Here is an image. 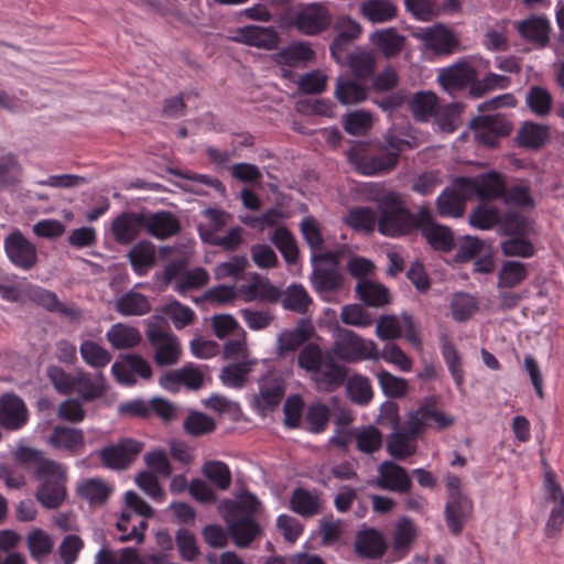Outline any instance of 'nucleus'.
Wrapping results in <instances>:
<instances>
[{
	"label": "nucleus",
	"mask_w": 564,
	"mask_h": 564,
	"mask_svg": "<svg viewBox=\"0 0 564 564\" xmlns=\"http://www.w3.org/2000/svg\"><path fill=\"white\" fill-rule=\"evenodd\" d=\"M378 230L381 235L397 238L419 228L429 219V212L411 214L395 193L383 195L378 202Z\"/></svg>",
	"instance_id": "obj_2"
},
{
	"label": "nucleus",
	"mask_w": 564,
	"mask_h": 564,
	"mask_svg": "<svg viewBox=\"0 0 564 564\" xmlns=\"http://www.w3.org/2000/svg\"><path fill=\"white\" fill-rule=\"evenodd\" d=\"M315 57V53L307 42H294L273 55L280 65L290 67H304Z\"/></svg>",
	"instance_id": "obj_23"
},
{
	"label": "nucleus",
	"mask_w": 564,
	"mask_h": 564,
	"mask_svg": "<svg viewBox=\"0 0 564 564\" xmlns=\"http://www.w3.org/2000/svg\"><path fill=\"white\" fill-rule=\"evenodd\" d=\"M54 449L64 451L72 455L82 454L85 449L84 431L65 425L54 426L48 441Z\"/></svg>",
	"instance_id": "obj_17"
},
{
	"label": "nucleus",
	"mask_w": 564,
	"mask_h": 564,
	"mask_svg": "<svg viewBox=\"0 0 564 564\" xmlns=\"http://www.w3.org/2000/svg\"><path fill=\"white\" fill-rule=\"evenodd\" d=\"M379 216L370 207H356L345 217L346 224L355 230L372 232L378 228Z\"/></svg>",
	"instance_id": "obj_41"
},
{
	"label": "nucleus",
	"mask_w": 564,
	"mask_h": 564,
	"mask_svg": "<svg viewBox=\"0 0 564 564\" xmlns=\"http://www.w3.org/2000/svg\"><path fill=\"white\" fill-rule=\"evenodd\" d=\"M335 95L343 105L359 104L367 98V87L352 79H339Z\"/></svg>",
	"instance_id": "obj_44"
},
{
	"label": "nucleus",
	"mask_w": 564,
	"mask_h": 564,
	"mask_svg": "<svg viewBox=\"0 0 564 564\" xmlns=\"http://www.w3.org/2000/svg\"><path fill=\"white\" fill-rule=\"evenodd\" d=\"M403 315L399 318L394 315L381 316L376 326V335L381 340L399 338L403 332Z\"/></svg>",
	"instance_id": "obj_61"
},
{
	"label": "nucleus",
	"mask_w": 564,
	"mask_h": 564,
	"mask_svg": "<svg viewBox=\"0 0 564 564\" xmlns=\"http://www.w3.org/2000/svg\"><path fill=\"white\" fill-rule=\"evenodd\" d=\"M240 293L246 302L262 301L274 303L281 297V292L278 288L272 285L268 279L256 276L247 285H241Z\"/></svg>",
	"instance_id": "obj_25"
},
{
	"label": "nucleus",
	"mask_w": 564,
	"mask_h": 564,
	"mask_svg": "<svg viewBox=\"0 0 564 564\" xmlns=\"http://www.w3.org/2000/svg\"><path fill=\"white\" fill-rule=\"evenodd\" d=\"M106 338L115 349H130L141 341L140 332L123 323L113 324L106 333Z\"/></svg>",
	"instance_id": "obj_26"
},
{
	"label": "nucleus",
	"mask_w": 564,
	"mask_h": 564,
	"mask_svg": "<svg viewBox=\"0 0 564 564\" xmlns=\"http://www.w3.org/2000/svg\"><path fill=\"white\" fill-rule=\"evenodd\" d=\"M470 196H465L454 185L452 189H445L437 197V209L442 216L458 218L463 215L465 200Z\"/></svg>",
	"instance_id": "obj_31"
},
{
	"label": "nucleus",
	"mask_w": 564,
	"mask_h": 564,
	"mask_svg": "<svg viewBox=\"0 0 564 564\" xmlns=\"http://www.w3.org/2000/svg\"><path fill=\"white\" fill-rule=\"evenodd\" d=\"M260 506L261 503L254 495L243 492L225 513L228 533L238 547L249 546L260 535L261 529L254 520V514Z\"/></svg>",
	"instance_id": "obj_3"
},
{
	"label": "nucleus",
	"mask_w": 564,
	"mask_h": 564,
	"mask_svg": "<svg viewBox=\"0 0 564 564\" xmlns=\"http://www.w3.org/2000/svg\"><path fill=\"white\" fill-rule=\"evenodd\" d=\"M376 485L381 489L408 492L412 487V480L404 467L393 462L384 460L378 467Z\"/></svg>",
	"instance_id": "obj_15"
},
{
	"label": "nucleus",
	"mask_w": 564,
	"mask_h": 564,
	"mask_svg": "<svg viewBox=\"0 0 564 564\" xmlns=\"http://www.w3.org/2000/svg\"><path fill=\"white\" fill-rule=\"evenodd\" d=\"M141 229H144L143 214L123 213L118 216L111 226L115 240L121 245L133 241Z\"/></svg>",
	"instance_id": "obj_22"
},
{
	"label": "nucleus",
	"mask_w": 564,
	"mask_h": 564,
	"mask_svg": "<svg viewBox=\"0 0 564 564\" xmlns=\"http://www.w3.org/2000/svg\"><path fill=\"white\" fill-rule=\"evenodd\" d=\"M115 307L122 315H143L150 311V303L143 294L129 291L116 301Z\"/></svg>",
	"instance_id": "obj_43"
},
{
	"label": "nucleus",
	"mask_w": 564,
	"mask_h": 564,
	"mask_svg": "<svg viewBox=\"0 0 564 564\" xmlns=\"http://www.w3.org/2000/svg\"><path fill=\"white\" fill-rule=\"evenodd\" d=\"M362 14L371 22H384L395 15V7L388 0H369L360 8Z\"/></svg>",
	"instance_id": "obj_49"
},
{
	"label": "nucleus",
	"mask_w": 564,
	"mask_h": 564,
	"mask_svg": "<svg viewBox=\"0 0 564 564\" xmlns=\"http://www.w3.org/2000/svg\"><path fill=\"white\" fill-rule=\"evenodd\" d=\"M284 393L282 379L269 371L259 380V392L253 399L254 406L261 413L273 411L280 404Z\"/></svg>",
	"instance_id": "obj_13"
},
{
	"label": "nucleus",
	"mask_w": 564,
	"mask_h": 564,
	"mask_svg": "<svg viewBox=\"0 0 564 564\" xmlns=\"http://www.w3.org/2000/svg\"><path fill=\"white\" fill-rule=\"evenodd\" d=\"M312 380L321 391H332L341 386L347 378V368L334 361V356L326 354L325 360L312 373Z\"/></svg>",
	"instance_id": "obj_16"
},
{
	"label": "nucleus",
	"mask_w": 564,
	"mask_h": 564,
	"mask_svg": "<svg viewBox=\"0 0 564 564\" xmlns=\"http://www.w3.org/2000/svg\"><path fill=\"white\" fill-rule=\"evenodd\" d=\"M500 219L499 210L489 205L478 206L469 216L470 225L481 230L491 229L495 225L500 224Z\"/></svg>",
	"instance_id": "obj_55"
},
{
	"label": "nucleus",
	"mask_w": 564,
	"mask_h": 564,
	"mask_svg": "<svg viewBox=\"0 0 564 564\" xmlns=\"http://www.w3.org/2000/svg\"><path fill=\"white\" fill-rule=\"evenodd\" d=\"M4 251L8 259L17 268L32 269L37 262V249L21 231L15 230L4 238Z\"/></svg>",
	"instance_id": "obj_10"
},
{
	"label": "nucleus",
	"mask_w": 564,
	"mask_h": 564,
	"mask_svg": "<svg viewBox=\"0 0 564 564\" xmlns=\"http://www.w3.org/2000/svg\"><path fill=\"white\" fill-rule=\"evenodd\" d=\"M379 386L382 392L389 398H402L406 394L409 384L403 378L393 376L387 370L377 373Z\"/></svg>",
	"instance_id": "obj_51"
},
{
	"label": "nucleus",
	"mask_w": 564,
	"mask_h": 564,
	"mask_svg": "<svg viewBox=\"0 0 564 564\" xmlns=\"http://www.w3.org/2000/svg\"><path fill=\"white\" fill-rule=\"evenodd\" d=\"M517 99L512 94H502L478 105V111L481 113L470 121V128L475 133V139L488 148L497 145L498 140L508 135L512 130L511 122L501 112L489 113L491 110L500 108H513Z\"/></svg>",
	"instance_id": "obj_1"
},
{
	"label": "nucleus",
	"mask_w": 564,
	"mask_h": 564,
	"mask_svg": "<svg viewBox=\"0 0 564 564\" xmlns=\"http://www.w3.org/2000/svg\"><path fill=\"white\" fill-rule=\"evenodd\" d=\"M419 227L422 228L424 237L434 249L449 251L454 247V238L451 230L445 226L432 223L430 213L429 219Z\"/></svg>",
	"instance_id": "obj_29"
},
{
	"label": "nucleus",
	"mask_w": 564,
	"mask_h": 564,
	"mask_svg": "<svg viewBox=\"0 0 564 564\" xmlns=\"http://www.w3.org/2000/svg\"><path fill=\"white\" fill-rule=\"evenodd\" d=\"M410 109L419 121H429L438 110L437 96L432 91L416 93L410 100Z\"/></svg>",
	"instance_id": "obj_33"
},
{
	"label": "nucleus",
	"mask_w": 564,
	"mask_h": 564,
	"mask_svg": "<svg viewBox=\"0 0 564 564\" xmlns=\"http://www.w3.org/2000/svg\"><path fill=\"white\" fill-rule=\"evenodd\" d=\"M292 510L302 517H313L321 511V497L315 491H310L304 488H296L291 497Z\"/></svg>",
	"instance_id": "obj_27"
},
{
	"label": "nucleus",
	"mask_w": 564,
	"mask_h": 564,
	"mask_svg": "<svg viewBox=\"0 0 564 564\" xmlns=\"http://www.w3.org/2000/svg\"><path fill=\"white\" fill-rule=\"evenodd\" d=\"M501 198L507 205H513L521 208H530L534 206V199L527 185H513L509 188L505 186V192Z\"/></svg>",
	"instance_id": "obj_62"
},
{
	"label": "nucleus",
	"mask_w": 564,
	"mask_h": 564,
	"mask_svg": "<svg viewBox=\"0 0 564 564\" xmlns=\"http://www.w3.org/2000/svg\"><path fill=\"white\" fill-rule=\"evenodd\" d=\"M348 66L358 79L372 77L376 67V58L372 52L355 48L349 57Z\"/></svg>",
	"instance_id": "obj_42"
},
{
	"label": "nucleus",
	"mask_w": 564,
	"mask_h": 564,
	"mask_svg": "<svg viewBox=\"0 0 564 564\" xmlns=\"http://www.w3.org/2000/svg\"><path fill=\"white\" fill-rule=\"evenodd\" d=\"M19 542V535L9 530L0 531V564H24L23 557L12 550Z\"/></svg>",
	"instance_id": "obj_53"
},
{
	"label": "nucleus",
	"mask_w": 564,
	"mask_h": 564,
	"mask_svg": "<svg viewBox=\"0 0 564 564\" xmlns=\"http://www.w3.org/2000/svg\"><path fill=\"white\" fill-rule=\"evenodd\" d=\"M384 142L390 152H398V158L404 149L416 147V138L406 123L393 124L387 131Z\"/></svg>",
	"instance_id": "obj_32"
},
{
	"label": "nucleus",
	"mask_w": 564,
	"mask_h": 564,
	"mask_svg": "<svg viewBox=\"0 0 564 564\" xmlns=\"http://www.w3.org/2000/svg\"><path fill=\"white\" fill-rule=\"evenodd\" d=\"M442 355L448 371L458 389L464 386V371L462 368L460 357L454 344L449 340H444L442 344Z\"/></svg>",
	"instance_id": "obj_50"
},
{
	"label": "nucleus",
	"mask_w": 564,
	"mask_h": 564,
	"mask_svg": "<svg viewBox=\"0 0 564 564\" xmlns=\"http://www.w3.org/2000/svg\"><path fill=\"white\" fill-rule=\"evenodd\" d=\"M281 296L283 307L299 314H306L313 302L306 289L296 283L289 285Z\"/></svg>",
	"instance_id": "obj_30"
},
{
	"label": "nucleus",
	"mask_w": 564,
	"mask_h": 564,
	"mask_svg": "<svg viewBox=\"0 0 564 564\" xmlns=\"http://www.w3.org/2000/svg\"><path fill=\"white\" fill-rule=\"evenodd\" d=\"M143 221L145 231L158 239L170 238L177 235L181 230L180 220L171 212L143 214Z\"/></svg>",
	"instance_id": "obj_19"
},
{
	"label": "nucleus",
	"mask_w": 564,
	"mask_h": 564,
	"mask_svg": "<svg viewBox=\"0 0 564 564\" xmlns=\"http://www.w3.org/2000/svg\"><path fill=\"white\" fill-rule=\"evenodd\" d=\"M382 433L373 425L355 429L356 448L364 454H373L382 446Z\"/></svg>",
	"instance_id": "obj_40"
},
{
	"label": "nucleus",
	"mask_w": 564,
	"mask_h": 564,
	"mask_svg": "<svg viewBox=\"0 0 564 564\" xmlns=\"http://www.w3.org/2000/svg\"><path fill=\"white\" fill-rule=\"evenodd\" d=\"M416 437L405 429L395 431L387 440V451L393 458L403 460L416 452Z\"/></svg>",
	"instance_id": "obj_28"
},
{
	"label": "nucleus",
	"mask_w": 564,
	"mask_h": 564,
	"mask_svg": "<svg viewBox=\"0 0 564 564\" xmlns=\"http://www.w3.org/2000/svg\"><path fill=\"white\" fill-rule=\"evenodd\" d=\"M455 186L465 196H476L482 199L501 198L505 192V180L497 172H488L476 177H458Z\"/></svg>",
	"instance_id": "obj_8"
},
{
	"label": "nucleus",
	"mask_w": 564,
	"mask_h": 564,
	"mask_svg": "<svg viewBox=\"0 0 564 564\" xmlns=\"http://www.w3.org/2000/svg\"><path fill=\"white\" fill-rule=\"evenodd\" d=\"M525 104L536 116L545 117L552 109L553 98L545 88L534 86L529 89Z\"/></svg>",
	"instance_id": "obj_48"
},
{
	"label": "nucleus",
	"mask_w": 564,
	"mask_h": 564,
	"mask_svg": "<svg viewBox=\"0 0 564 564\" xmlns=\"http://www.w3.org/2000/svg\"><path fill=\"white\" fill-rule=\"evenodd\" d=\"M163 313L172 321L177 329L184 328L195 319V312L177 301L167 303L163 307Z\"/></svg>",
	"instance_id": "obj_59"
},
{
	"label": "nucleus",
	"mask_w": 564,
	"mask_h": 564,
	"mask_svg": "<svg viewBox=\"0 0 564 564\" xmlns=\"http://www.w3.org/2000/svg\"><path fill=\"white\" fill-rule=\"evenodd\" d=\"M358 297L369 306H382L389 302L386 286L371 280H360L356 285Z\"/></svg>",
	"instance_id": "obj_36"
},
{
	"label": "nucleus",
	"mask_w": 564,
	"mask_h": 564,
	"mask_svg": "<svg viewBox=\"0 0 564 564\" xmlns=\"http://www.w3.org/2000/svg\"><path fill=\"white\" fill-rule=\"evenodd\" d=\"M528 265L519 261H505L498 273V289H513L528 278Z\"/></svg>",
	"instance_id": "obj_34"
},
{
	"label": "nucleus",
	"mask_w": 564,
	"mask_h": 564,
	"mask_svg": "<svg viewBox=\"0 0 564 564\" xmlns=\"http://www.w3.org/2000/svg\"><path fill=\"white\" fill-rule=\"evenodd\" d=\"M77 491L90 505H104L111 495L112 487L100 478H89L78 485Z\"/></svg>",
	"instance_id": "obj_35"
},
{
	"label": "nucleus",
	"mask_w": 564,
	"mask_h": 564,
	"mask_svg": "<svg viewBox=\"0 0 564 564\" xmlns=\"http://www.w3.org/2000/svg\"><path fill=\"white\" fill-rule=\"evenodd\" d=\"M256 360H243L224 367L220 372V380L226 387L240 388L246 382L247 375L251 371Z\"/></svg>",
	"instance_id": "obj_45"
},
{
	"label": "nucleus",
	"mask_w": 564,
	"mask_h": 564,
	"mask_svg": "<svg viewBox=\"0 0 564 564\" xmlns=\"http://www.w3.org/2000/svg\"><path fill=\"white\" fill-rule=\"evenodd\" d=\"M348 161L357 172L364 175H377L391 172L398 164V152L382 151L367 154L364 145L352 147L347 152Z\"/></svg>",
	"instance_id": "obj_7"
},
{
	"label": "nucleus",
	"mask_w": 564,
	"mask_h": 564,
	"mask_svg": "<svg viewBox=\"0 0 564 564\" xmlns=\"http://www.w3.org/2000/svg\"><path fill=\"white\" fill-rule=\"evenodd\" d=\"M380 358L404 372L412 369L411 358L394 343L386 344L381 351L378 349V359Z\"/></svg>",
	"instance_id": "obj_58"
},
{
	"label": "nucleus",
	"mask_w": 564,
	"mask_h": 564,
	"mask_svg": "<svg viewBox=\"0 0 564 564\" xmlns=\"http://www.w3.org/2000/svg\"><path fill=\"white\" fill-rule=\"evenodd\" d=\"M476 77L475 67L464 58L449 67L440 69L437 80L445 91L455 95L467 86H473L476 83Z\"/></svg>",
	"instance_id": "obj_12"
},
{
	"label": "nucleus",
	"mask_w": 564,
	"mask_h": 564,
	"mask_svg": "<svg viewBox=\"0 0 564 564\" xmlns=\"http://www.w3.org/2000/svg\"><path fill=\"white\" fill-rule=\"evenodd\" d=\"M107 390L106 378L101 372L91 375L86 371H78L75 375L76 392L84 402H91L101 398Z\"/></svg>",
	"instance_id": "obj_21"
},
{
	"label": "nucleus",
	"mask_w": 564,
	"mask_h": 564,
	"mask_svg": "<svg viewBox=\"0 0 564 564\" xmlns=\"http://www.w3.org/2000/svg\"><path fill=\"white\" fill-rule=\"evenodd\" d=\"M35 478L40 481L36 500L46 509L58 508L66 498V466L58 462H45Z\"/></svg>",
	"instance_id": "obj_4"
},
{
	"label": "nucleus",
	"mask_w": 564,
	"mask_h": 564,
	"mask_svg": "<svg viewBox=\"0 0 564 564\" xmlns=\"http://www.w3.org/2000/svg\"><path fill=\"white\" fill-rule=\"evenodd\" d=\"M82 359L91 368H105L111 361V354L94 340L85 339L79 345Z\"/></svg>",
	"instance_id": "obj_38"
},
{
	"label": "nucleus",
	"mask_w": 564,
	"mask_h": 564,
	"mask_svg": "<svg viewBox=\"0 0 564 564\" xmlns=\"http://www.w3.org/2000/svg\"><path fill=\"white\" fill-rule=\"evenodd\" d=\"M330 354L347 362L377 360L378 347L371 339H366L352 330L343 329L333 344Z\"/></svg>",
	"instance_id": "obj_5"
},
{
	"label": "nucleus",
	"mask_w": 564,
	"mask_h": 564,
	"mask_svg": "<svg viewBox=\"0 0 564 564\" xmlns=\"http://www.w3.org/2000/svg\"><path fill=\"white\" fill-rule=\"evenodd\" d=\"M416 534L413 522L408 518H402L398 521L393 534V551L398 553H405Z\"/></svg>",
	"instance_id": "obj_54"
},
{
	"label": "nucleus",
	"mask_w": 564,
	"mask_h": 564,
	"mask_svg": "<svg viewBox=\"0 0 564 564\" xmlns=\"http://www.w3.org/2000/svg\"><path fill=\"white\" fill-rule=\"evenodd\" d=\"M202 473L219 490L228 489L231 484V471L224 462L209 460L203 465Z\"/></svg>",
	"instance_id": "obj_47"
},
{
	"label": "nucleus",
	"mask_w": 564,
	"mask_h": 564,
	"mask_svg": "<svg viewBox=\"0 0 564 564\" xmlns=\"http://www.w3.org/2000/svg\"><path fill=\"white\" fill-rule=\"evenodd\" d=\"M133 270L139 274H144L154 263V246L149 241H140L128 253Z\"/></svg>",
	"instance_id": "obj_39"
},
{
	"label": "nucleus",
	"mask_w": 564,
	"mask_h": 564,
	"mask_svg": "<svg viewBox=\"0 0 564 564\" xmlns=\"http://www.w3.org/2000/svg\"><path fill=\"white\" fill-rule=\"evenodd\" d=\"M200 239L212 246L220 247L226 251H235L242 243V228L237 226L231 228L227 235L217 236L210 231L200 229Z\"/></svg>",
	"instance_id": "obj_46"
},
{
	"label": "nucleus",
	"mask_w": 564,
	"mask_h": 564,
	"mask_svg": "<svg viewBox=\"0 0 564 564\" xmlns=\"http://www.w3.org/2000/svg\"><path fill=\"white\" fill-rule=\"evenodd\" d=\"M349 398L358 404H366L372 398V388L367 377L355 375L347 381Z\"/></svg>",
	"instance_id": "obj_56"
},
{
	"label": "nucleus",
	"mask_w": 564,
	"mask_h": 564,
	"mask_svg": "<svg viewBox=\"0 0 564 564\" xmlns=\"http://www.w3.org/2000/svg\"><path fill=\"white\" fill-rule=\"evenodd\" d=\"M21 166L11 153H0V188L19 182Z\"/></svg>",
	"instance_id": "obj_57"
},
{
	"label": "nucleus",
	"mask_w": 564,
	"mask_h": 564,
	"mask_svg": "<svg viewBox=\"0 0 564 564\" xmlns=\"http://www.w3.org/2000/svg\"><path fill=\"white\" fill-rule=\"evenodd\" d=\"M501 250L507 257L531 258L534 254L533 245L523 236H511L502 241Z\"/></svg>",
	"instance_id": "obj_64"
},
{
	"label": "nucleus",
	"mask_w": 564,
	"mask_h": 564,
	"mask_svg": "<svg viewBox=\"0 0 564 564\" xmlns=\"http://www.w3.org/2000/svg\"><path fill=\"white\" fill-rule=\"evenodd\" d=\"M208 279V272L203 268L185 270L177 278V285H175V290L180 294H185L189 290L203 288L207 284Z\"/></svg>",
	"instance_id": "obj_52"
},
{
	"label": "nucleus",
	"mask_w": 564,
	"mask_h": 564,
	"mask_svg": "<svg viewBox=\"0 0 564 564\" xmlns=\"http://www.w3.org/2000/svg\"><path fill=\"white\" fill-rule=\"evenodd\" d=\"M312 285L316 292H332L343 285V275L338 269V254L335 252L313 253Z\"/></svg>",
	"instance_id": "obj_6"
},
{
	"label": "nucleus",
	"mask_w": 564,
	"mask_h": 564,
	"mask_svg": "<svg viewBox=\"0 0 564 564\" xmlns=\"http://www.w3.org/2000/svg\"><path fill=\"white\" fill-rule=\"evenodd\" d=\"M500 226L509 236H524L530 231L529 219L516 212L506 213L500 219Z\"/></svg>",
	"instance_id": "obj_63"
},
{
	"label": "nucleus",
	"mask_w": 564,
	"mask_h": 564,
	"mask_svg": "<svg viewBox=\"0 0 564 564\" xmlns=\"http://www.w3.org/2000/svg\"><path fill=\"white\" fill-rule=\"evenodd\" d=\"M355 550L359 556L379 558L384 554L387 543L381 532L368 529L358 533Z\"/></svg>",
	"instance_id": "obj_24"
},
{
	"label": "nucleus",
	"mask_w": 564,
	"mask_h": 564,
	"mask_svg": "<svg viewBox=\"0 0 564 564\" xmlns=\"http://www.w3.org/2000/svg\"><path fill=\"white\" fill-rule=\"evenodd\" d=\"M143 443L133 438H122L100 451L104 465L111 469L128 468L142 452Z\"/></svg>",
	"instance_id": "obj_11"
},
{
	"label": "nucleus",
	"mask_w": 564,
	"mask_h": 564,
	"mask_svg": "<svg viewBox=\"0 0 564 564\" xmlns=\"http://www.w3.org/2000/svg\"><path fill=\"white\" fill-rule=\"evenodd\" d=\"M549 127L533 122H524L517 134L518 143L530 149L541 148L549 139Z\"/></svg>",
	"instance_id": "obj_37"
},
{
	"label": "nucleus",
	"mask_w": 564,
	"mask_h": 564,
	"mask_svg": "<svg viewBox=\"0 0 564 564\" xmlns=\"http://www.w3.org/2000/svg\"><path fill=\"white\" fill-rule=\"evenodd\" d=\"M28 421L24 402L14 394H4L0 401V423L8 430H18Z\"/></svg>",
	"instance_id": "obj_20"
},
{
	"label": "nucleus",
	"mask_w": 564,
	"mask_h": 564,
	"mask_svg": "<svg viewBox=\"0 0 564 564\" xmlns=\"http://www.w3.org/2000/svg\"><path fill=\"white\" fill-rule=\"evenodd\" d=\"M473 513V502L466 496H453L447 499L445 505V521L449 531L458 535L464 527V523L470 518Z\"/></svg>",
	"instance_id": "obj_18"
},
{
	"label": "nucleus",
	"mask_w": 564,
	"mask_h": 564,
	"mask_svg": "<svg viewBox=\"0 0 564 564\" xmlns=\"http://www.w3.org/2000/svg\"><path fill=\"white\" fill-rule=\"evenodd\" d=\"M147 336L154 349L153 359L158 366H171L178 361L181 344L175 335L160 327H153L148 330Z\"/></svg>",
	"instance_id": "obj_9"
},
{
	"label": "nucleus",
	"mask_w": 564,
	"mask_h": 564,
	"mask_svg": "<svg viewBox=\"0 0 564 564\" xmlns=\"http://www.w3.org/2000/svg\"><path fill=\"white\" fill-rule=\"evenodd\" d=\"M330 22L329 11L319 3H312L297 12L291 24L300 32L315 35L326 31Z\"/></svg>",
	"instance_id": "obj_14"
},
{
	"label": "nucleus",
	"mask_w": 564,
	"mask_h": 564,
	"mask_svg": "<svg viewBox=\"0 0 564 564\" xmlns=\"http://www.w3.org/2000/svg\"><path fill=\"white\" fill-rule=\"evenodd\" d=\"M452 315L456 322H465L469 319L477 310L476 300L466 293H457L454 295L452 303Z\"/></svg>",
	"instance_id": "obj_60"
}]
</instances>
